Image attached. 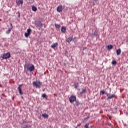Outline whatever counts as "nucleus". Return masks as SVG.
<instances>
[{"label": "nucleus", "instance_id": "1", "mask_svg": "<svg viewBox=\"0 0 128 128\" xmlns=\"http://www.w3.org/2000/svg\"><path fill=\"white\" fill-rule=\"evenodd\" d=\"M24 70H28L30 72L34 70V66L32 64H30V63H26L24 66Z\"/></svg>", "mask_w": 128, "mask_h": 128}, {"label": "nucleus", "instance_id": "2", "mask_svg": "<svg viewBox=\"0 0 128 128\" xmlns=\"http://www.w3.org/2000/svg\"><path fill=\"white\" fill-rule=\"evenodd\" d=\"M32 84L36 88H40L42 86V82H40V80L33 82Z\"/></svg>", "mask_w": 128, "mask_h": 128}, {"label": "nucleus", "instance_id": "3", "mask_svg": "<svg viewBox=\"0 0 128 128\" xmlns=\"http://www.w3.org/2000/svg\"><path fill=\"white\" fill-rule=\"evenodd\" d=\"M3 60H8L10 58V52H8L7 53L3 54L0 56Z\"/></svg>", "mask_w": 128, "mask_h": 128}, {"label": "nucleus", "instance_id": "4", "mask_svg": "<svg viewBox=\"0 0 128 128\" xmlns=\"http://www.w3.org/2000/svg\"><path fill=\"white\" fill-rule=\"evenodd\" d=\"M106 96L108 97V100H112L113 98H116V95L115 94H106Z\"/></svg>", "mask_w": 128, "mask_h": 128}, {"label": "nucleus", "instance_id": "5", "mask_svg": "<svg viewBox=\"0 0 128 128\" xmlns=\"http://www.w3.org/2000/svg\"><path fill=\"white\" fill-rule=\"evenodd\" d=\"M69 100H70V102L72 104V103L74 102H76V96H71L69 98Z\"/></svg>", "mask_w": 128, "mask_h": 128}, {"label": "nucleus", "instance_id": "6", "mask_svg": "<svg viewBox=\"0 0 128 128\" xmlns=\"http://www.w3.org/2000/svg\"><path fill=\"white\" fill-rule=\"evenodd\" d=\"M35 26L37 28H42V23L40 21H38L35 22Z\"/></svg>", "mask_w": 128, "mask_h": 128}, {"label": "nucleus", "instance_id": "7", "mask_svg": "<svg viewBox=\"0 0 128 128\" xmlns=\"http://www.w3.org/2000/svg\"><path fill=\"white\" fill-rule=\"evenodd\" d=\"M22 84H20L18 86V92L20 94V96H22V94H24V93L22 92Z\"/></svg>", "mask_w": 128, "mask_h": 128}, {"label": "nucleus", "instance_id": "8", "mask_svg": "<svg viewBox=\"0 0 128 128\" xmlns=\"http://www.w3.org/2000/svg\"><path fill=\"white\" fill-rule=\"evenodd\" d=\"M56 10L58 12H62V5L58 6L56 8Z\"/></svg>", "mask_w": 128, "mask_h": 128}, {"label": "nucleus", "instance_id": "9", "mask_svg": "<svg viewBox=\"0 0 128 128\" xmlns=\"http://www.w3.org/2000/svg\"><path fill=\"white\" fill-rule=\"evenodd\" d=\"M72 40V36H70L69 38H68L67 39H66V42H68V44H70Z\"/></svg>", "mask_w": 128, "mask_h": 128}, {"label": "nucleus", "instance_id": "10", "mask_svg": "<svg viewBox=\"0 0 128 128\" xmlns=\"http://www.w3.org/2000/svg\"><path fill=\"white\" fill-rule=\"evenodd\" d=\"M58 46V42H56V43L52 44L50 46L52 48H56Z\"/></svg>", "mask_w": 128, "mask_h": 128}, {"label": "nucleus", "instance_id": "11", "mask_svg": "<svg viewBox=\"0 0 128 128\" xmlns=\"http://www.w3.org/2000/svg\"><path fill=\"white\" fill-rule=\"evenodd\" d=\"M116 54L117 56H120V54H122V50H120V48H119L116 50Z\"/></svg>", "mask_w": 128, "mask_h": 128}, {"label": "nucleus", "instance_id": "12", "mask_svg": "<svg viewBox=\"0 0 128 128\" xmlns=\"http://www.w3.org/2000/svg\"><path fill=\"white\" fill-rule=\"evenodd\" d=\"M55 28L57 30H60V25L55 24Z\"/></svg>", "mask_w": 128, "mask_h": 128}, {"label": "nucleus", "instance_id": "13", "mask_svg": "<svg viewBox=\"0 0 128 128\" xmlns=\"http://www.w3.org/2000/svg\"><path fill=\"white\" fill-rule=\"evenodd\" d=\"M66 28L64 26H62L61 28V32H66Z\"/></svg>", "mask_w": 128, "mask_h": 128}, {"label": "nucleus", "instance_id": "14", "mask_svg": "<svg viewBox=\"0 0 128 128\" xmlns=\"http://www.w3.org/2000/svg\"><path fill=\"white\" fill-rule=\"evenodd\" d=\"M42 116L45 118H48V115L46 114H42Z\"/></svg>", "mask_w": 128, "mask_h": 128}, {"label": "nucleus", "instance_id": "15", "mask_svg": "<svg viewBox=\"0 0 128 128\" xmlns=\"http://www.w3.org/2000/svg\"><path fill=\"white\" fill-rule=\"evenodd\" d=\"M112 48H114V46L112 44L108 46V50H112Z\"/></svg>", "mask_w": 128, "mask_h": 128}, {"label": "nucleus", "instance_id": "16", "mask_svg": "<svg viewBox=\"0 0 128 128\" xmlns=\"http://www.w3.org/2000/svg\"><path fill=\"white\" fill-rule=\"evenodd\" d=\"M37 10L36 7L34 6H32V10H33V12H36Z\"/></svg>", "mask_w": 128, "mask_h": 128}, {"label": "nucleus", "instance_id": "17", "mask_svg": "<svg viewBox=\"0 0 128 128\" xmlns=\"http://www.w3.org/2000/svg\"><path fill=\"white\" fill-rule=\"evenodd\" d=\"M24 4L22 0H19L18 2V4Z\"/></svg>", "mask_w": 128, "mask_h": 128}, {"label": "nucleus", "instance_id": "18", "mask_svg": "<svg viewBox=\"0 0 128 128\" xmlns=\"http://www.w3.org/2000/svg\"><path fill=\"white\" fill-rule=\"evenodd\" d=\"M30 32H32V29H30V28L27 29V34H30Z\"/></svg>", "mask_w": 128, "mask_h": 128}, {"label": "nucleus", "instance_id": "19", "mask_svg": "<svg viewBox=\"0 0 128 128\" xmlns=\"http://www.w3.org/2000/svg\"><path fill=\"white\" fill-rule=\"evenodd\" d=\"M86 89L84 88L82 90V92H81V94H86Z\"/></svg>", "mask_w": 128, "mask_h": 128}, {"label": "nucleus", "instance_id": "20", "mask_svg": "<svg viewBox=\"0 0 128 128\" xmlns=\"http://www.w3.org/2000/svg\"><path fill=\"white\" fill-rule=\"evenodd\" d=\"M117 62L116 60H113L112 62V64H113V66H116V64Z\"/></svg>", "mask_w": 128, "mask_h": 128}, {"label": "nucleus", "instance_id": "21", "mask_svg": "<svg viewBox=\"0 0 128 128\" xmlns=\"http://www.w3.org/2000/svg\"><path fill=\"white\" fill-rule=\"evenodd\" d=\"M28 36H30V34H28V33H27V32H25L24 33V36L26 38H28Z\"/></svg>", "mask_w": 128, "mask_h": 128}, {"label": "nucleus", "instance_id": "22", "mask_svg": "<svg viewBox=\"0 0 128 128\" xmlns=\"http://www.w3.org/2000/svg\"><path fill=\"white\" fill-rule=\"evenodd\" d=\"M10 30H11L10 28H9L7 31H6V34H10Z\"/></svg>", "mask_w": 128, "mask_h": 128}, {"label": "nucleus", "instance_id": "23", "mask_svg": "<svg viewBox=\"0 0 128 128\" xmlns=\"http://www.w3.org/2000/svg\"><path fill=\"white\" fill-rule=\"evenodd\" d=\"M42 96L44 98H46V94H42Z\"/></svg>", "mask_w": 128, "mask_h": 128}, {"label": "nucleus", "instance_id": "24", "mask_svg": "<svg viewBox=\"0 0 128 128\" xmlns=\"http://www.w3.org/2000/svg\"><path fill=\"white\" fill-rule=\"evenodd\" d=\"M72 40H73L74 42H76V38H74Z\"/></svg>", "mask_w": 128, "mask_h": 128}, {"label": "nucleus", "instance_id": "25", "mask_svg": "<svg viewBox=\"0 0 128 128\" xmlns=\"http://www.w3.org/2000/svg\"><path fill=\"white\" fill-rule=\"evenodd\" d=\"M89 124H90L88 123L86 124L84 126V128H88Z\"/></svg>", "mask_w": 128, "mask_h": 128}, {"label": "nucleus", "instance_id": "26", "mask_svg": "<svg viewBox=\"0 0 128 128\" xmlns=\"http://www.w3.org/2000/svg\"><path fill=\"white\" fill-rule=\"evenodd\" d=\"M100 92L102 94H106L104 90H102L100 91Z\"/></svg>", "mask_w": 128, "mask_h": 128}, {"label": "nucleus", "instance_id": "27", "mask_svg": "<svg viewBox=\"0 0 128 128\" xmlns=\"http://www.w3.org/2000/svg\"><path fill=\"white\" fill-rule=\"evenodd\" d=\"M76 106H80V103H78V102H76Z\"/></svg>", "mask_w": 128, "mask_h": 128}, {"label": "nucleus", "instance_id": "28", "mask_svg": "<svg viewBox=\"0 0 128 128\" xmlns=\"http://www.w3.org/2000/svg\"><path fill=\"white\" fill-rule=\"evenodd\" d=\"M108 118L110 120H112V116H108Z\"/></svg>", "mask_w": 128, "mask_h": 128}, {"label": "nucleus", "instance_id": "29", "mask_svg": "<svg viewBox=\"0 0 128 128\" xmlns=\"http://www.w3.org/2000/svg\"><path fill=\"white\" fill-rule=\"evenodd\" d=\"M95 0L96 2V0Z\"/></svg>", "mask_w": 128, "mask_h": 128}]
</instances>
